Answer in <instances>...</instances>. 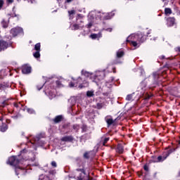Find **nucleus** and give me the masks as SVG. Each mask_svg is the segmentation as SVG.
Returning a JSON list of instances; mask_svg holds the SVG:
<instances>
[{"label": "nucleus", "mask_w": 180, "mask_h": 180, "mask_svg": "<svg viewBox=\"0 0 180 180\" xmlns=\"http://www.w3.org/2000/svg\"><path fill=\"white\" fill-rule=\"evenodd\" d=\"M115 79L113 78V77H111V79H110V82H113V80H114Z\"/></svg>", "instance_id": "57"}, {"label": "nucleus", "mask_w": 180, "mask_h": 180, "mask_svg": "<svg viewBox=\"0 0 180 180\" xmlns=\"http://www.w3.org/2000/svg\"><path fill=\"white\" fill-rule=\"evenodd\" d=\"M105 120L108 127H109V126H111V124H113V123H115V121L113 120V119L112 118V116H110V115L106 116L105 117Z\"/></svg>", "instance_id": "18"}, {"label": "nucleus", "mask_w": 180, "mask_h": 180, "mask_svg": "<svg viewBox=\"0 0 180 180\" xmlns=\"http://www.w3.org/2000/svg\"><path fill=\"white\" fill-rule=\"evenodd\" d=\"M78 29H79V25L77 24L73 25V30H78Z\"/></svg>", "instance_id": "35"}, {"label": "nucleus", "mask_w": 180, "mask_h": 180, "mask_svg": "<svg viewBox=\"0 0 180 180\" xmlns=\"http://www.w3.org/2000/svg\"><path fill=\"white\" fill-rule=\"evenodd\" d=\"M9 47V44L4 40L0 41V51H4Z\"/></svg>", "instance_id": "15"}, {"label": "nucleus", "mask_w": 180, "mask_h": 180, "mask_svg": "<svg viewBox=\"0 0 180 180\" xmlns=\"http://www.w3.org/2000/svg\"><path fill=\"white\" fill-rule=\"evenodd\" d=\"M28 4H36V0H27Z\"/></svg>", "instance_id": "43"}, {"label": "nucleus", "mask_w": 180, "mask_h": 180, "mask_svg": "<svg viewBox=\"0 0 180 180\" xmlns=\"http://www.w3.org/2000/svg\"><path fill=\"white\" fill-rule=\"evenodd\" d=\"M123 151H124V148L123 147L122 144L119 143L116 148V152L118 154H123Z\"/></svg>", "instance_id": "20"}, {"label": "nucleus", "mask_w": 180, "mask_h": 180, "mask_svg": "<svg viewBox=\"0 0 180 180\" xmlns=\"http://www.w3.org/2000/svg\"><path fill=\"white\" fill-rule=\"evenodd\" d=\"M101 30H102V32H103V30H105V32H109L110 33V32H112L113 29H112V28H103Z\"/></svg>", "instance_id": "33"}, {"label": "nucleus", "mask_w": 180, "mask_h": 180, "mask_svg": "<svg viewBox=\"0 0 180 180\" xmlns=\"http://www.w3.org/2000/svg\"><path fill=\"white\" fill-rule=\"evenodd\" d=\"M68 13L70 15V18H71L72 15L75 14V11L74 10H71V11H68Z\"/></svg>", "instance_id": "39"}, {"label": "nucleus", "mask_w": 180, "mask_h": 180, "mask_svg": "<svg viewBox=\"0 0 180 180\" xmlns=\"http://www.w3.org/2000/svg\"><path fill=\"white\" fill-rule=\"evenodd\" d=\"M77 84H78V88L82 89V88H86L89 86V82L82 77H79L76 80Z\"/></svg>", "instance_id": "9"}, {"label": "nucleus", "mask_w": 180, "mask_h": 180, "mask_svg": "<svg viewBox=\"0 0 180 180\" xmlns=\"http://www.w3.org/2000/svg\"><path fill=\"white\" fill-rule=\"evenodd\" d=\"M77 109H78V105L77 106Z\"/></svg>", "instance_id": "63"}, {"label": "nucleus", "mask_w": 180, "mask_h": 180, "mask_svg": "<svg viewBox=\"0 0 180 180\" xmlns=\"http://www.w3.org/2000/svg\"><path fill=\"white\" fill-rule=\"evenodd\" d=\"M34 58H40V51H36L35 53H33Z\"/></svg>", "instance_id": "29"}, {"label": "nucleus", "mask_w": 180, "mask_h": 180, "mask_svg": "<svg viewBox=\"0 0 180 180\" xmlns=\"http://www.w3.org/2000/svg\"><path fill=\"white\" fill-rule=\"evenodd\" d=\"M160 58H162V60H164V58H165V56H160Z\"/></svg>", "instance_id": "58"}, {"label": "nucleus", "mask_w": 180, "mask_h": 180, "mask_svg": "<svg viewBox=\"0 0 180 180\" xmlns=\"http://www.w3.org/2000/svg\"><path fill=\"white\" fill-rule=\"evenodd\" d=\"M77 16L78 18H82V14H78Z\"/></svg>", "instance_id": "56"}, {"label": "nucleus", "mask_w": 180, "mask_h": 180, "mask_svg": "<svg viewBox=\"0 0 180 180\" xmlns=\"http://www.w3.org/2000/svg\"><path fill=\"white\" fill-rule=\"evenodd\" d=\"M43 86H44V84H43V85L41 86L40 87H39V86H37V89H38V91H40V90L43 88Z\"/></svg>", "instance_id": "47"}, {"label": "nucleus", "mask_w": 180, "mask_h": 180, "mask_svg": "<svg viewBox=\"0 0 180 180\" xmlns=\"http://www.w3.org/2000/svg\"><path fill=\"white\" fill-rule=\"evenodd\" d=\"M174 13H173L174 15L177 14V15H179V10L178 9V7H174Z\"/></svg>", "instance_id": "32"}, {"label": "nucleus", "mask_w": 180, "mask_h": 180, "mask_svg": "<svg viewBox=\"0 0 180 180\" xmlns=\"http://www.w3.org/2000/svg\"><path fill=\"white\" fill-rule=\"evenodd\" d=\"M89 154H90V153H89V152L85 153L84 154V158H89Z\"/></svg>", "instance_id": "42"}, {"label": "nucleus", "mask_w": 180, "mask_h": 180, "mask_svg": "<svg viewBox=\"0 0 180 180\" xmlns=\"http://www.w3.org/2000/svg\"><path fill=\"white\" fill-rule=\"evenodd\" d=\"M22 74H30L32 72V67L27 65L22 66Z\"/></svg>", "instance_id": "17"}, {"label": "nucleus", "mask_w": 180, "mask_h": 180, "mask_svg": "<svg viewBox=\"0 0 180 180\" xmlns=\"http://www.w3.org/2000/svg\"><path fill=\"white\" fill-rule=\"evenodd\" d=\"M74 140V138L72 136H66L63 138H61V141L62 143H64L65 141L67 142H71Z\"/></svg>", "instance_id": "19"}, {"label": "nucleus", "mask_w": 180, "mask_h": 180, "mask_svg": "<svg viewBox=\"0 0 180 180\" xmlns=\"http://www.w3.org/2000/svg\"><path fill=\"white\" fill-rule=\"evenodd\" d=\"M40 47H41L40 43H37L34 46V50H36V51H40Z\"/></svg>", "instance_id": "31"}, {"label": "nucleus", "mask_w": 180, "mask_h": 180, "mask_svg": "<svg viewBox=\"0 0 180 180\" xmlns=\"http://www.w3.org/2000/svg\"><path fill=\"white\" fill-rule=\"evenodd\" d=\"M150 98H151V96L148 94L147 96L146 97V99H150Z\"/></svg>", "instance_id": "53"}, {"label": "nucleus", "mask_w": 180, "mask_h": 180, "mask_svg": "<svg viewBox=\"0 0 180 180\" xmlns=\"http://www.w3.org/2000/svg\"><path fill=\"white\" fill-rule=\"evenodd\" d=\"M115 11H112L110 13L97 11L96 12V16H97V19H98V20H110V19L115 16Z\"/></svg>", "instance_id": "4"}, {"label": "nucleus", "mask_w": 180, "mask_h": 180, "mask_svg": "<svg viewBox=\"0 0 180 180\" xmlns=\"http://www.w3.org/2000/svg\"><path fill=\"white\" fill-rule=\"evenodd\" d=\"M86 180H91V179H89V177H86Z\"/></svg>", "instance_id": "59"}, {"label": "nucleus", "mask_w": 180, "mask_h": 180, "mask_svg": "<svg viewBox=\"0 0 180 180\" xmlns=\"http://www.w3.org/2000/svg\"><path fill=\"white\" fill-rule=\"evenodd\" d=\"M82 76L89 78L92 82H95L99 86V82L105 79V70H96L94 72H88L85 70L81 71Z\"/></svg>", "instance_id": "3"}, {"label": "nucleus", "mask_w": 180, "mask_h": 180, "mask_svg": "<svg viewBox=\"0 0 180 180\" xmlns=\"http://www.w3.org/2000/svg\"><path fill=\"white\" fill-rule=\"evenodd\" d=\"M143 88H146V84H144V82H142V83H141V86H140V87H139V88H141V89H144L143 88Z\"/></svg>", "instance_id": "44"}, {"label": "nucleus", "mask_w": 180, "mask_h": 180, "mask_svg": "<svg viewBox=\"0 0 180 180\" xmlns=\"http://www.w3.org/2000/svg\"><path fill=\"white\" fill-rule=\"evenodd\" d=\"M72 2V0H65V4H71Z\"/></svg>", "instance_id": "46"}, {"label": "nucleus", "mask_w": 180, "mask_h": 180, "mask_svg": "<svg viewBox=\"0 0 180 180\" xmlns=\"http://www.w3.org/2000/svg\"><path fill=\"white\" fill-rule=\"evenodd\" d=\"M24 110H26L29 115H36V110H34L33 108L25 107Z\"/></svg>", "instance_id": "21"}, {"label": "nucleus", "mask_w": 180, "mask_h": 180, "mask_svg": "<svg viewBox=\"0 0 180 180\" xmlns=\"http://www.w3.org/2000/svg\"><path fill=\"white\" fill-rule=\"evenodd\" d=\"M173 151H175V150H167L163 153V155H160L158 158H155L153 160V162H162L163 161H165L168 157H169V155L172 153Z\"/></svg>", "instance_id": "8"}, {"label": "nucleus", "mask_w": 180, "mask_h": 180, "mask_svg": "<svg viewBox=\"0 0 180 180\" xmlns=\"http://www.w3.org/2000/svg\"><path fill=\"white\" fill-rule=\"evenodd\" d=\"M150 40H153L154 41H155V40H157V37H153V39H150Z\"/></svg>", "instance_id": "55"}, {"label": "nucleus", "mask_w": 180, "mask_h": 180, "mask_svg": "<svg viewBox=\"0 0 180 180\" xmlns=\"http://www.w3.org/2000/svg\"><path fill=\"white\" fill-rule=\"evenodd\" d=\"M58 82H59V81H57V82H56V84H58Z\"/></svg>", "instance_id": "62"}, {"label": "nucleus", "mask_w": 180, "mask_h": 180, "mask_svg": "<svg viewBox=\"0 0 180 180\" xmlns=\"http://www.w3.org/2000/svg\"><path fill=\"white\" fill-rule=\"evenodd\" d=\"M27 150L26 149H23L20 151L21 154H23V153H26Z\"/></svg>", "instance_id": "50"}, {"label": "nucleus", "mask_w": 180, "mask_h": 180, "mask_svg": "<svg viewBox=\"0 0 180 180\" xmlns=\"http://www.w3.org/2000/svg\"><path fill=\"white\" fill-rule=\"evenodd\" d=\"M126 101H134V93L131 94H128L126 97Z\"/></svg>", "instance_id": "24"}, {"label": "nucleus", "mask_w": 180, "mask_h": 180, "mask_svg": "<svg viewBox=\"0 0 180 180\" xmlns=\"http://www.w3.org/2000/svg\"><path fill=\"white\" fill-rule=\"evenodd\" d=\"M104 105L103 102L97 103V109H102Z\"/></svg>", "instance_id": "30"}, {"label": "nucleus", "mask_w": 180, "mask_h": 180, "mask_svg": "<svg viewBox=\"0 0 180 180\" xmlns=\"http://www.w3.org/2000/svg\"><path fill=\"white\" fill-rule=\"evenodd\" d=\"M95 94H94V91L91 90V91H88L86 92V96L88 98H92V96H94Z\"/></svg>", "instance_id": "28"}, {"label": "nucleus", "mask_w": 180, "mask_h": 180, "mask_svg": "<svg viewBox=\"0 0 180 180\" xmlns=\"http://www.w3.org/2000/svg\"><path fill=\"white\" fill-rule=\"evenodd\" d=\"M90 38L92 39V40H99L100 39H102V30L98 34H91Z\"/></svg>", "instance_id": "16"}, {"label": "nucleus", "mask_w": 180, "mask_h": 180, "mask_svg": "<svg viewBox=\"0 0 180 180\" xmlns=\"http://www.w3.org/2000/svg\"><path fill=\"white\" fill-rule=\"evenodd\" d=\"M96 20H98V17L96 16V12L95 11L90 12L88 15L89 23L86 25V27L87 29H91V27H92L94 23H98Z\"/></svg>", "instance_id": "5"}, {"label": "nucleus", "mask_w": 180, "mask_h": 180, "mask_svg": "<svg viewBox=\"0 0 180 180\" xmlns=\"http://www.w3.org/2000/svg\"><path fill=\"white\" fill-rule=\"evenodd\" d=\"M124 56V51H123L122 50H118L117 51V58H122V57H123Z\"/></svg>", "instance_id": "23"}, {"label": "nucleus", "mask_w": 180, "mask_h": 180, "mask_svg": "<svg viewBox=\"0 0 180 180\" xmlns=\"http://www.w3.org/2000/svg\"><path fill=\"white\" fill-rule=\"evenodd\" d=\"M51 164L54 168L57 167V162L56 161H52Z\"/></svg>", "instance_id": "40"}, {"label": "nucleus", "mask_w": 180, "mask_h": 180, "mask_svg": "<svg viewBox=\"0 0 180 180\" xmlns=\"http://www.w3.org/2000/svg\"><path fill=\"white\" fill-rule=\"evenodd\" d=\"M73 129H74V130H75V131H78V130H79V125L74 124L73 125Z\"/></svg>", "instance_id": "34"}, {"label": "nucleus", "mask_w": 180, "mask_h": 180, "mask_svg": "<svg viewBox=\"0 0 180 180\" xmlns=\"http://www.w3.org/2000/svg\"><path fill=\"white\" fill-rule=\"evenodd\" d=\"M19 157L11 156L7 161V164L15 167V174L18 176L30 173V169H29L28 167H39V162L36 160V158H29L27 160H20Z\"/></svg>", "instance_id": "1"}, {"label": "nucleus", "mask_w": 180, "mask_h": 180, "mask_svg": "<svg viewBox=\"0 0 180 180\" xmlns=\"http://www.w3.org/2000/svg\"><path fill=\"white\" fill-rule=\"evenodd\" d=\"M69 103L71 105V110H72V113H75V112H74V105L77 103V97H71L69 100H68Z\"/></svg>", "instance_id": "14"}, {"label": "nucleus", "mask_w": 180, "mask_h": 180, "mask_svg": "<svg viewBox=\"0 0 180 180\" xmlns=\"http://www.w3.org/2000/svg\"><path fill=\"white\" fill-rule=\"evenodd\" d=\"M160 73L154 72L152 75L149 76V82L152 84L153 86H157L160 84Z\"/></svg>", "instance_id": "7"}, {"label": "nucleus", "mask_w": 180, "mask_h": 180, "mask_svg": "<svg viewBox=\"0 0 180 180\" xmlns=\"http://www.w3.org/2000/svg\"><path fill=\"white\" fill-rule=\"evenodd\" d=\"M13 18H19V15L14 13V15H13Z\"/></svg>", "instance_id": "51"}, {"label": "nucleus", "mask_w": 180, "mask_h": 180, "mask_svg": "<svg viewBox=\"0 0 180 180\" xmlns=\"http://www.w3.org/2000/svg\"><path fill=\"white\" fill-rule=\"evenodd\" d=\"M150 33V32H147V34L143 32L132 34L127 38V42L130 43L131 46H133L135 49H139L142 43H144V41L147 40V36H148Z\"/></svg>", "instance_id": "2"}, {"label": "nucleus", "mask_w": 180, "mask_h": 180, "mask_svg": "<svg viewBox=\"0 0 180 180\" xmlns=\"http://www.w3.org/2000/svg\"><path fill=\"white\" fill-rule=\"evenodd\" d=\"M61 120H63V116L61 115H58L55 117V119H53L54 123H60Z\"/></svg>", "instance_id": "27"}, {"label": "nucleus", "mask_w": 180, "mask_h": 180, "mask_svg": "<svg viewBox=\"0 0 180 180\" xmlns=\"http://www.w3.org/2000/svg\"><path fill=\"white\" fill-rule=\"evenodd\" d=\"M175 51H176L177 53H180V46H177L174 49Z\"/></svg>", "instance_id": "45"}, {"label": "nucleus", "mask_w": 180, "mask_h": 180, "mask_svg": "<svg viewBox=\"0 0 180 180\" xmlns=\"http://www.w3.org/2000/svg\"><path fill=\"white\" fill-rule=\"evenodd\" d=\"M49 175H50V176H51V175H52V176L53 175H56V170H51V171H49Z\"/></svg>", "instance_id": "38"}, {"label": "nucleus", "mask_w": 180, "mask_h": 180, "mask_svg": "<svg viewBox=\"0 0 180 180\" xmlns=\"http://www.w3.org/2000/svg\"><path fill=\"white\" fill-rule=\"evenodd\" d=\"M141 74H143V69H141Z\"/></svg>", "instance_id": "61"}, {"label": "nucleus", "mask_w": 180, "mask_h": 180, "mask_svg": "<svg viewBox=\"0 0 180 180\" xmlns=\"http://www.w3.org/2000/svg\"><path fill=\"white\" fill-rule=\"evenodd\" d=\"M11 34H12L13 37H16L18 34H23V28L17 27L11 29Z\"/></svg>", "instance_id": "11"}, {"label": "nucleus", "mask_w": 180, "mask_h": 180, "mask_svg": "<svg viewBox=\"0 0 180 180\" xmlns=\"http://www.w3.org/2000/svg\"><path fill=\"white\" fill-rule=\"evenodd\" d=\"M80 172V173H79ZM76 174H79V176H71L69 175V179H77V180H85L84 179V175H85V172L84 171V169H77L76 170Z\"/></svg>", "instance_id": "10"}, {"label": "nucleus", "mask_w": 180, "mask_h": 180, "mask_svg": "<svg viewBox=\"0 0 180 180\" xmlns=\"http://www.w3.org/2000/svg\"><path fill=\"white\" fill-rule=\"evenodd\" d=\"M45 94H48L49 99H53V98H56V89H52L51 87V90L50 89H46Z\"/></svg>", "instance_id": "12"}, {"label": "nucleus", "mask_w": 180, "mask_h": 180, "mask_svg": "<svg viewBox=\"0 0 180 180\" xmlns=\"http://www.w3.org/2000/svg\"><path fill=\"white\" fill-rule=\"evenodd\" d=\"M4 86H4L3 84H0V91H1V89H4Z\"/></svg>", "instance_id": "49"}, {"label": "nucleus", "mask_w": 180, "mask_h": 180, "mask_svg": "<svg viewBox=\"0 0 180 180\" xmlns=\"http://www.w3.org/2000/svg\"><path fill=\"white\" fill-rule=\"evenodd\" d=\"M34 143L29 142L28 146H32L34 150H37V146H43L44 144V141L41 140V136L38 135L33 138Z\"/></svg>", "instance_id": "6"}, {"label": "nucleus", "mask_w": 180, "mask_h": 180, "mask_svg": "<svg viewBox=\"0 0 180 180\" xmlns=\"http://www.w3.org/2000/svg\"><path fill=\"white\" fill-rule=\"evenodd\" d=\"M7 130H8V125H6V124H3L0 127V131H2V133H5V131H6Z\"/></svg>", "instance_id": "26"}, {"label": "nucleus", "mask_w": 180, "mask_h": 180, "mask_svg": "<svg viewBox=\"0 0 180 180\" xmlns=\"http://www.w3.org/2000/svg\"><path fill=\"white\" fill-rule=\"evenodd\" d=\"M14 0H7L8 4H13Z\"/></svg>", "instance_id": "48"}, {"label": "nucleus", "mask_w": 180, "mask_h": 180, "mask_svg": "<svg viewBox=\"0 0 180 180\" xmlns=\"http://www.w3.org/2000/svg\"><path fill=\"white\" fill-rule=\"evenodd\" d=\"M4 4L5 2L4 1V0H0V9H2Z\"/></svg>", "instance_id": "41"}, {"label": "nucleus", "mask_w": 180, "mask_h": 180, "mask_svg": "<svg viewBox=\"0 0 180 180\" xmlns=\"http://www.w3.org/2000/svg\"><path fill=\"white\" fill-rule=\"evenodd\" d=\"M172 14V10H171L170 8H165V15H166V16H169V15Z\"/></svg>", "instance_id": "25"}, {"label": "nucleus", "mask_w": 180, "mask_h": 180, "mask_svg": "<svg viewBox=\"0 0 180 180\" xmlns=\"http://www.w3.org/2000/svg\"><path fill=\"white\" fill-rule=\"evenodd\" d=\"M19 105H20V104L14 103L15 108H19Z\"/></svg>", "instance_id": "52"}, {"label": "nucleus", "mask_w": 180, "mask_h": 180, "mask_svg": "<svg viewBox=\"0 0 180 180\" xmlns=\"http://www.w3.org/2000/svg\"><path fill=\"white\" fill-rule=\"evenodd\" d=\"M69 86H70V88H74V87H77V85L75 84H74V83H72V82H70V83L69 84Z\"/></svg>", "instance_id": "36"}, {"label": "nucleus", "mask_w": 180, "mask_h": 180, "mask_svg": "<svg viewBox=\"0 0 180 180\" xmlns=\"http://www.w3.org/2000/svg\"><path fill=\"white\" fill-rule=\"evenodd\" d=\"M145 171H148V167L147 166H144Z\"/></svg>", "instance_id": "54"}, {"label": "nucleus", "mask_w": 180, "mask_h": 180, "mask_svg": "<svg viewBox=\"0 0 180 180\" xmlns=\"http://www.w3.org/2000/svg\"><path fill=\"white\" fill-rule=\"evenodd\" d=\"M120 63V62H115V64H119Z\"/></svg>", "instance_id": "60"}, {"label": "nucleus", "mask_w": 180, "mask_h": 180, "mask_svg": "<svg viewBox=\"0 0 180 180\" xmlns=\"http://www.w3.org/2000/svg\"><path fill=\"white\" fill-rule=\"evenodd\" d=\"M176 25V22L175 21V18L169 17L167 18V26L168 27H172V26H175Z\"/></svg>", "instance_id": "13"}, {"label": "nucleus", "mask_w": 180, "mask_h": 180, "mask_svg": "<svg viewBox=\"0 0 180 180\" xmlns=\"http://www.w3.org/2000/svg\"><path fill=\"white\" fill-rule=\"evenodd\" d=\"M108 141H109V138H105L103 141V145L105 146L106 143H108Z\"/></svg>", "instance_id": "37"}, {"label": "nucleus", "mask_w": 180, "mask_h": 180, "mask_svg": "<svg viewBox=\"0 0 180 180\" xmlns=\"http://www.w3.org/2000/svg\"><path fill=\"white\" fill-rule=\"evenodd\" d=\"M8 25H9V20H3L1 21V26L4 29H6V27H8Z\"/></svg>", "instance_id": "22"}]
</instances>
